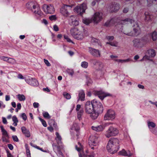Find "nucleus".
I'll use <instances>...</instances> for the list:
<instances>
[{"label":"nucleus","mask_w":157,"mask_h":157,"mask_svg":"<svg viewBox=\"0 0 157 157\" xmlns=\"http://www.w3.org/2000/svg\"><path fill=\"white\" fill-rule=\"evenodd\" d=\"M119 141L117 138H113L110 139L106 146L108 151L111 154H113L119 149Z\"/></svg>","instance_id":"obj_1"},{"label":"nucleus","mask_w":157,"mask_h":157,"mask_svg":"<svg viewBox=\"0 0 157 157\" xmlns=\"http://www.w3.org/2000/svg\"><path fill=\"white\" fill-rule=\"evenodd\" d=\"M70 33L73 37L77 40H81L84 37L83 32L79 31L77 28H71L70 29Z\"/></svg>","instance_id":"obj_2"},{"label":"nucleus","mask_w":157,"mask_h":157,"mask_svg":"<svg viewBox=\"0 0 157 157\" xmlns=\"http://www.w3.org/2000/svg\"><path fill=\"white\" fill-rule=\"evenodd\" d=\"M93 106L94 107V111L102 113L104 110V108L102 104L99 101L96 99L92 100Z\"/></svg>","instance_id":"obj_3"},{"label":"nucleus","mask_w":157,"mask_h":157,"mask_svg":"<svg viewBox=\"0 0 157 157\" xmlns=\"http://www.w3.org/2000/svg\"><path fill=\"white\" fill-rule=\"evenodd\" d=\"M74 6L73 4L70 5L64 4L60 9V13L63 16H67L69 15V12L71 10Z\"/></svg>","instance_id":"obj_4"},{"label":"nucleus","mask_w":157,"mask_h":157,"mask_svg":"<svg viewBox=\"0 0 157 157\" xmlns=\"http://www.w3.org/2000/svg\"><path fill=\"white\" fill-rule=\"evenodd\" d=\"M118 133V130L117 128L110 126L106 131L105 135L107 138H109L112 136H116Z\"/></svg>","instance_id":"obj_5"},{"label":"nucleus","mask_w":157,"mask_h":157,"mask_svg":"<svg viewBox=\"0 0 157 157\" xmlns=\"http://www.w3.org/2000/svg\"><path fill=\"white\" fill-rule=\"evenodd\" d=\"M93 94L94 95L98 96L101 100H103L107 96H112L111 94L109 93H105L102 90H94L93 92Z\"/></svg>","instance_id":"obj_6"},{"label":"nucleus","mask_w":157,"mask_h":157,"mask_svg":"<svg viewBox=\"0 0 157 157\" xmlns=\"http://www.w3.org/2000/svg\"><path fill=\"white\" fill-rule=\"evenodd\" d=\"M84 108L86 113L88 114H90L94 111L92 100L91 102L90 101H87L85 104Z\"/></svg>","instance_id":"obj_7"},{"label":"nucleus","mask_w":157,"mask_h":157,"mask_svg":"<svg viewBox=\"0 0 157 157\" xmlns=\"http://www.w3.org/2000/svg\"><path fill=\"white\" fill-rule=\"evenodd\" d=\"M134 28L133 29L134 33H132L130 32L127 33H124L126 35L131 36H137L139 35L141 32L140 29L139 25L137 23H135L133 25Z\"/></svg>","instance_id":"obj_8"},{"label":"nucleus","mask_w":157,"mask_h":157,"mask_svg":"<svg viewBox=\"0 0 157 157\" xmlns=\"http://www.w3.org/2000/svg\"><path fill=\"white\" fill-rule=\"evenodd\" d=\"M87 7L86 3H83L81 6H77L74 9L75 12H76L78 14L82 16L83 13L85 12Z\"/></svg>","instance_id":"obj_9"},{"label":"nucleus","mask_w":157,"mask_h":157,"mask_svg":"<svg viewBox=\"0 0 157 157\" xmlns=\"http://www.w3.org/2000/svg\"><path fill=\"white\" fill-rule=\"evenodd\" d=\"M115 117V112L112 110L109 109L104 116L105 120H113Z\"/></svg>","instance_id":"obj_10"},{"label":"nucleus","mask_w":157,"mask_h":157,"mask_svg":"<svg viewBox=\"0 0 157 157\" xmlns=\"http://www.w3.org/2000/svg\"><path fill=\"white\" fill-rule=\"evenodd\" d=\"M93 22L98 24L102 19V14L99 12L95 13L91 18Z\"/></svg>","instance_id":"obj_11"},{"label":"nucleus","mask_w":157,"mask_h":157,"mask_svg":"<svg viewBox=\"0 0 157 157\" xmlns=\"http://www.w3.org/2000/svg\"><path fill=\"white\" fill-rule=\"evenodd\" d=\"M88 52L91 55L94 57H101V52L98 49L89 47L88 48Z\"/></svg>","instance_id":"obj_12"},{"label":"nucleus","mask_w":157,"mask_h":157,"mask_svg":"<svg viewBox=\"0 0 157 157\" xmlns=\"http://www.w3.org/2000/svg\"><path fill=\"white\" fill-rule=\"evenodd\" d=\"M88 144L90 147L96 146L98 145L97 139L94 136H90L88 140Z\"/></svg>","instance_id":"obj_13"},{"label":"nucleus","mask_w":157,"mask_h":157,"mask_svg":"<svg viewBox=\"0 0 157 157\" xmlns=\"http://www.w3.org/2000/svg\"><path fill=\"white\" fill-rule=\"evenodd\" d=\"M110 11L111 12L117 11L120 9V5L117 3L114 2L111 4L109 6Z\"/></svg>","instance_id":"obj_14"},{"label":"nucleus","mask_w":157,"mask_h":157,"mask_svg":"<svg viewBox=\"0 0 157 157\" xmlns=\"http://www.w3.org/2000/svg\"><path fill=\"white\" fill-rule=\"evenodd\" d=\"M25 81L27 83L31 86H36L38 85V81L34 78L26 79Z\"/></svg>","instance_id":"obj_15"},{"label":"nucleus","mask_w":157,"mask_h":157,"mask_svg":"<svg viewBox=\"0 0 157 157\" xmlns=\"http://www.w3.org/2000/svg\"><path fill=\"white\" fill-rule=\"evenodd\" d=\"M32 7L33 9H31V11L35 14H37L38 15H40V7L37 6L33 4Z\"/></svg>","instance_id":"obj_16"},{"label":"nucleus","mask_w":157,"mask_h":157,"mask_svg":"<svg viewBox=\"0 0 157 157\" xmlns=\"http://www.w3.org/2000/svg\"><path fill=\"white\" fill-rule=\"evenodd\" d=\"M22 132L25 137H29L30 136V133L29 130L27 129L25 126H22L21 128Z\"/></svg>","instance_id":"obj_17"},{"label":"nucleus","mask_w":157,"mask_h":157,"mask_svg":"<svg viewBox=\"0 0 157 157\" xmlns=\"http://www.w3.org/2000/svg\"><path fill=\"white\" fill-rule=\"evenodd\" d=\"M85 94L83 90H81L79 91L78 98V101L79 100L83 101L85 100Z\"/></svg>","instance_id":"obj_18"},{"label":"nucleus","mask_w":157,"mask_h":157,"mask_svg":"<svg viewBox=\"0 0 157 157\" xmlns=\"http://www.w3.org/2000/svg\"><path fill=\"white\" fill-rule=\"evenodd\" d=\"M147 57H153L155 56V51L153 49H149L148 50L147 54Z\"/></svg>","instance_id":"obj_19"},{"label":"nucleus","mask_w":157,"mask_h":157,"mask_svg":"<svg viewBox=\"0 0 157 157\" xmlns=\"http://www.w3.org/2000/svg\"><path fill=\"white\" fill-rule=\"evenodd\" d=\"M119 155L129 157L132 155V154L130 152L128 151L127 152L124 149H123L121 151H120L118 152Z\"/></svg>","instance_id":"obj_20"},{"label":"nucleus","mask_w":157,"mask_h":157,"mask_svg":"<svg viewBox=\"0 0 157 157\" xmlns=\"http://www.w3.org/2000/svg\"><path fill=\"white\" fill-rule=\"evenodd\" d=\"M56 140L57 144L59 145L62 146V143L61 141L62 138L58 132L56 133Z\"/></svg>","instance_id":"obj_21"},{"label":"nucleus","mask_w":157,"mask_h":157,"mask_svg":"<svg viewBox=\"0 0 157 157\" xmlns=\"http://www.w3.org/2000/svg\"><path fill=\"white\" fill-rule=\"evenodd\" d=\"M73 129L76 132V135L77 137V139L78 138V136L79 135V131L80 128L78 124L75 123H74L73 124Z\"/></svg>","instance_id":"obj_22"},{"label":"nucleus","mask_w":157,"mask_h":157,"mask_svg":"<svg viewBox=\"0 0 157 157\" xmlns=\"http://www.w3.org/2000/svg\"><path fill=\"white\" fill-rule=\"evenodd\" d=\"M91 42L93 44L96 46H101V44L100 40L94 38H92L91 40Z\"/></svg>","instance_id":"obj_23"},{"label":"nucleus","mask_w":157,"mask_h":157,"mask_svg":"<svg viewBox=\"0 0 157 157\" xmlns=\"http://www.w3.org/2000/svg\"><path fill=\"white\" fill-rule=\"evenodd\" d=\"M104 128L105 127L102 125L98 126L96 127L92 126L91 127L92 130L97 132H100L102 131L104 129Z\"/></svg>","instance_id":"obj_24"},{"label":"nucleus","mask_w":157,"mask_h":157,"mask_svg":"<svg viewBox=\"0 0 157 157\" xmlns=\"http://www.w3.org/2000/svg\"><path fill=\"white\" fill-rule=\"evenodd\" d=\"M132 42L133 45L135 47H139L141 44V41L139 39H135L133 40Z\"/></svg>","instance_id":"obj_25"},{"label":"nucleus","mask_w":157,"mask_h":157,"mask_svg":"<svg viewBox=\"0 0 157 157\" xmlns=\"http://www.w3.org/2000/svg\"><path fill=\"white\" fill-rule=\"evenodd\" d=\"M47 13L53 14L55 12V9L54 7L51 5H48Z\"/></svg>","instance_id":"obj_26"},{"label":"nucleus","mask_w":157,"mask_h":157,"mask_svg":"<svg viewBox=\"0 0 157 157\" xmlns=\"http://www.w3.org/2000/svg\"><path fill=\"white\" fill-rule=\"evenodd\" d=\"M100 113H101L96 112V111H94L92 113L90 114V117L92 119L95 120L98 117L99 114Z\"/></svg>","instance_id":"obj_27"},{"label":"nucleus","mask_w":157,"mask_h":157,"mask_svg":"<svg viewBox=\"0 0 157 157\" xmlns=\"http://www.w3.org/2000/svg\"><path fill=\"white\" fill-rule=\"evenodd\" d=\"M1 128V132H2V134L4 136H6L8 138H9V135L6 131L3 128V126H0Z\"/></svg>","instance_id":"obj_28"},{"label":"nucleus","mask_w":157,"mask_h":157,"mask_svg":"<svg viewBox=\"0 0 157 157\" xmlns=\"http://www.w3.org/2000/svg\"><path fill=\"white\" fill-rule=\"evenodd\" d=\"M147 124L149 129H151V128H154L156 126L155 123L152 121H147Z\"/></svg>","instance_id":"obj_29"},{"label":"nucleus","mask_w":157,"mask_h":157,"mask_svg":"<svg viewBox=\"0 0 157 157\" xmlns=\"http://www.w3.org/2000/svg\"><path fill=\"white\" fill-rule=\"evenodd\" d=\"M82 22L86 25H88L90 23L93 22V21L92 18H84L82 20Z\"/></svg>","instance_id":"obj_30"},{"label":"nucleus","mask_w":157,"mask_h":157,"mask_svg":"<svg viewBox=\"0 0 157 157\" xmlns=\"http://www.w3.org/2000/svg\"><path fill=\"white\" fill-rule=\"evenodd\" d=\"M145 16V20L148 21L151 20V15L148 12H146L144 13Z\"/></svg>","instance_id":"obj_31"},{"label":"nucleus","mask_w":157,"mask_h":157,"mask_svg":"<svg viewBox=\"0 0 157 157\" xmlns=\"http://www.w3.org/2000/svg\"><path fill=\"white\" fill-rule=\"evenodd\" d=\"M133 20L129 18H126L121 21V23L122 24L124 25L127 24L128 22H129L131 24Z\"/></svg>","instance_id":"obj_32"},{"label":"nucleus","mask_w":157,"mask_h":157,"mask_svg":"<svg viewBox=\"0 0 157 157\" xmlns=\"http://www.w3.org/2000/svg\"><path fill=\"white\" fill-rule=\"evenodd\" d=\"M99 60L94 59H90L89 60L90 63L94 66H97V63Z\"/></svg>","instance_id":"obj_33"},{"label":"nucleus","mask_w":157,"mask_h":157,"mask_svg":"<svg viewBox=\"0 0 157 157\" xmlns=\"http://www.w3.org/2000/svg\"><path fill=\"white\" fill-rule=\"evenodd\" d=\"M17 96L20 101H24L25 100V97L23 94H18Z\"/></svg>","instance_id":"obj_34"},{"label":"nucleus","mask_w":157,"mask_h":157,"mask_svg":"<svg viewBox=\"0 0 157 157\" xmlns=\"http://www.w3.org/2000/svg\"><path fill=\"white\" fill-rule=\"evenodd\" d=\"M52 146L54 151L56 153H57V151L60 149V145H59V146H57L55 144H53Z\"/></svg>","instance_id":"obj_35"},{"label":"nucleus","mask_w":157,"mask_h":157,"mask_svg":"<svg viewBox=\"0 0 157 157\" xmlns=\"http://www.w3.org/2000/svg\"><path fill=\"white\" fill-rule=\"evenodd\" d=\"M116 61L119 62H128L129 61H132L133 60L130 58H128L126 59H117L115 60Z\"/></svg>","instance_id":"obj_36"},{"label":"nucleus","mask_w":157,"mask_h":157,"mask_svg":"<svg viewBox=\"0 0 157 157\" xmlns=\"http://www.w3.org/2000/svg\"><path fill=\"white\" fill-rule=\"evenodd\" d=\"M97 65L98 66V69L99 70H101L104 67L103 63L100 61H99L97 63Z\"/></svg>","instance_id":"obj_37"},{"label":"nucleus","mask_w":157,"mask_h":157,"mask_svg":"<svg viewBox=\"0 0 157 157\" xmlns=\"http://www.w3.org/2000/svg\"><path fill=\"white\" fill-rule=\"evenodd\" d=\"M151 37L153 41L157 39V33L155 31L153 32L152 34Z\"/></svg>","instance_id":"obj_38"},{"label":"nucleus","mask_w":157,"mask_h":157,"mask_svg":"<svg viewBox=\"0 0 157 157\" xmlns=\"http://www.w3.org/2000/svg\"><path fill=\"white\" fill-rule=\"evenodd\" d=\"M88 63L86 61L82 62L81 64V67L85 68H86L88 67Z\"/></svg>","instance_id":"obj_39"},{"label":"nucleus","mask_w":157,"mask_h":157,"mask_svg":"<svg viewBox=\"0 0 157 157\" xmlns=\"http://www.w3.org/2000/svg\"><path fill=\"white\" fill-rule=\"evenodd\" d=\"M118 43L117 42H107L106 43V44H109L112 46L114 47H117V45Z\"/></svg>","instance_id":"obj_40"},{"label":"nucleus","mask_w":157,"mask_h":157,"mask_svg":"<svg viewBox=\"0 0 157 157\" xmlns=\"http://www.w3.org/2000/svg\"><path fill=\"white\" fill-rule=\"evenodd\" d=\"M64 97L67 99H69L71 98V96L68 93L64 92L63 93Z\"/></svg>","instance_id":"obj_41"},{"label":"nucleus","mask_w":157,"mask_h":157,"mask_svg":"<svg viewBox=\"0 0 157 157\" xmlns=\"http://www.w3.org/2000/svg\"><path fill=\"white\" fill-rule=\"evenodd\" d=\"M43 117L48 119H49L51 118V116L49 115L48 113L47 112H44L43 113Z\"/></svg>","instance_id":"obj_42"},{"label":"nucleus","mask_w":157,"mask_h":157,"mask_svg":"<svg viewBox=\"0 0 157 157\" xmlns=\"http://www.w3.org/2000/svg\"><path fill=\"white\" fill-rule=\"evenodd\" d=\"M71 25L74 26H76L78 25L79 22L78 21L75 19L74 21H72L71 22Z\"/></svg>","instance_id":"obj_43"},{"label":"nucleus","mask_w":157,"mask_h":157,"mask_svg":"<svg viewBox=\"0 0 157 157\" xmlns=\"http://www.w3.org/2000/svg\"><path fill=\"white\" fill-rule=\"evenodd\" d=\"M39 120L41 122L42 124V125H43V126L44 127H46L47 126V124H46V121H45V120L40 117H39Z\"/></svg>","instance_id":"obj_44"},{"label":"nucleus","mask_w":157,"mask_h":157,"mask_svg":"<svg viewBox=\"0 0 157 157\" xmlns=\"http://www.w3.org/2000/svg\"><path fill=\"white\" fill-rule=\"evenodd\" d=\"M33 2H30L26 4V7L29 9H32V5H33Z\"/></svg>","instance_id":"obj_45"},{"label":"nucleus","mask_w":157,"mask_h":157,"mask_svg":"<svg viewBox=\"0 0 157 157\" xmlns=\"http://www.w3.org/2000/svg\"><path fill=\"white\" fill-rule=\"evenodd\" d=\"M150 132L153 134L156 135H157V129L156 128H151L149 129Z\"/></svg>","instance_id":"obj_46"},{"label":"nucleus","mask_w":157,"mask_h":157,"mask_svg":"<svg viewBox=\"0 0 157 157\" xmlns=\"http://www.w3.org/2000/svg\"><path fill=\"white\" fill-rule=\"evenodd\" d=\"M49 19L51 21H55L57 19V17L56 15H52L49 17Z\"/></svg>","instance_id":"obj_47"},{"label":"nucleus","mask_w":157,"mask_h":157,"mask_svg":"<svg viewBox=\"0 0 157 157\" xmlns=\"http://www.w3.org/2000/svg\"><path fill=\"white\" fill-rule=\"evenodd\" d=\"M64 37L65 39L67 40V41L68 42H71L74 44V42L68 37V36L67 35H64Z\"/></svg>","instance_id":"obj_48"},{"label":"nucleus","mask_w":157,"mask_h":157,"mask_svg":"<svg viewBox=\"0 0 157 157\" xmlns=\"http://www.w3.org/2000/svg\"><path fill=\"white\" fill-rule=\"evenodd\" d=\"M26 153L28 157H31L30 150L28 147H26Z\"/></svg>","instance_id":"obj_49"},{"label":"nucleus","mask_w":157,"mask_h":157,"mask_svg":"<svg viewBox=\"0 0 157 157\" xmlns=\"http://www.w3.org/2000/svg\"><path fill=\"white\" fill-rule=\"evenodd\" d=\"M21 117L25 121L27 120V117L25 113H21Z\"/></svg>","instance_id":"obj_50"},{"label":"nucleus","mask_w":157,"mask_h":157,"mask_svg":"<svg viewBox=\"0 0 157 157\" xmlns=\"http://www.w3.org/2000/svg\"><path fill=\"white\" fill-rule=\"evenodd\" d=\"M15 60L12 58H8L7 62L10 63H13L14 62Z\"/></svg>","instance_id":"obj_51"},{"label":"nucleus","mask_w":157,"mask_h":157,"mask_svg":"<svg viewBox=\"0 0 157 157\" xmlns=\"http://www.w3.org/2000/svg\"><path fill=\"white\" fill-rule=\"evenodd\" d=\"M12 139L15 142H17L19 141V140L17 136L14 135L12 136Z\"/></svg>","instance_id":"obj_52"},{"label":"nucleus","mask_w":157,"mask_h":157,"mask_svg":"<svg viewBox=\"0 0 157 157\" xmlns=\"http://www.w3.org/2000/svg\"><path fill=\"white\" fill-rule=\"evenodd\" d=\"M48 5H44L43 6V9L44 11L46 13H47V10Z\"/></svg>","instance_id":"obj_53"},{"label":"nucleus","mask_w":157,"mask_h":157,"mask_svg":"<svg viewBox=\"0 0 157 157\" xmlns=\"http://www.w3.org/2000/svg\"><path fill=\"white\" fill-rule=\"evenodd\" d=\"M106 38L109 40H112L114 39V37L113 36H106Z\"/></svg>","instance_id":"obj_54"},{"label":"nucleus","mask_w":157,"mask_h":157,"mask_svg":"<svg viewBox=\"0 0 157 157\" xmlns=\"http://www.w3.org/2000/svg\"><path fill=\"white\" fill-rule=\"evenodd\" d=\"M12 121L13 122H18V120L16 116H14L12 118Z\"/></svg>","instance_id":"obj_55"},{"label":"nucleus","mask_w":157,"mask_h":157,"mask_svg":"<svg viewBox=\"0 0 157 157\" xmlns=\"http://www.w3.org/2000/svg\"><path fill=\"white\" fill-rule=\"evenodd\" d=\"M44 61L45 64L47 66L49 67L51 66V64L48 61V60L45 59H44Z\"/></svg>","instance_id":"obj_56"},{"label":"nucleus","mask_w":157,"mask_h":157,"mask_svg":"<svg viewBox=\"0 0 157 157\" xmlns=\"http://www.w3.org/2000/svg\"><path fill=\"white\" fill-rule=\"evenodd\" d=\"M94 153L93 152H92L90 155H84V157H94Z\"/></svg>","instance_id":"obj_57"},{"label":"nucleus","mask_w":157,"mask_h":157,"mask_svg":"<svg viewBox=\"0 0 157 157\" xmlns=\"http://www.w3.org/2000/svg\"><path fill=\"white\" fill-rule=\"evenodd\" d=\"M54 30L55 31H58L59 29L58 26L56 25H55L53 26Z\"/></svg>","instance_id":"obj_58"},{"label":"nucleus","mask_w":157,"mask_h":157,"mask_svg":"<svg viewBox=\"0 0 157 157\" xmlns=\"http://www.w3.org/2000/svg\"><path fill=\"white\" fill-rule=\"evenodd\" d=\"M8 58V57L4 56H2L1 57V59L6 61H7Z\"/></svg>","instance_id":"obj_59"},{"label":"nucleus","mask_w":157,"mask_h":157,"mask_svg":"<svg viewBox=\"0 0 157 157\" xmlns=\"http://www.w3.org/2000/svg\"><path fill=\"white\" fill-rule=\"evenodd\" d=\"M30 145L32 147L38 149H40V147L38 146H37L36 145H34L32 143H30Z\"/></svg>","instance_id":"obj_60"},{"label":"nucleus","mask_w":157,"mask_h":157,"mask_svg":"<svg viewBox=\"0 0 157 157\" xmlns=\"http://www.w3.org/2000/svg\"><path fill=\"white\" fill-rule=\"evenodd\" d=\"M39 104L37 102H34L33 103V106L34 108H37L39 106Z\"/></svg>","instance_id":"obj_61"},{"label":"nucleus","mask_w":157,"mask_h":157,"mask_svg":"<svg viewBox=\"0 0 157 157\" xmlns=\"http://www.w3.org/2000/svg\"><path fill=\"white\" fill-rule=\"evenodd\" d=\"M6 136H3L2 137V140L3 142H9V140H7Z\"/></svg>","instance_id":"obj_62"},{"label":"nucleus","mask_w":157,"mask_h":157,"mask_svg":"<svg viewBox=\"0 0 157 157\" xmlns=\"http://www.w3.org/2000/svg\"><path fill=\"white\" fill-rule=\"evenodd\" d=\"M47 129L49 131L51 132H52L53 131V128L51 126L48 127L47 128Z\"/></svg>","instance_id":"obj_63"},{"label":"nucleus","mask_w":157,"mask_h":157,"mask_svg":"<svg viewBox=\"0 0 157 157\" xmlns=\"http://www.w3.org/2000/svg\"><path fill=\"white\" fill-rule=\"evenodd\" d=\"M8 147L10 150H12L13 149V145L11 144H9L7 145Z\"/></svg>","instance_id":"obj_64"}]
</instances>
